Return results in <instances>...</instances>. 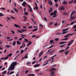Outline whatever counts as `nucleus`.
<instances>
[{
	"label": "nucleus",
	"instance_id": "1",
	"mask_svg": "<svg viewBox=\"0 0 76 76\" xmlns=\"http://www.w3.org/2000/svg\"><path fill=\"white\" fill-rule=\"evenodd\" d=\"M17 64V62L16 61H15V62H13L12 63L11 65V66L8 69V70H10L11 71H12L15 69V66Z\"/></svg>",
	"mask_w": 76,
	"mask_h": 76
},
{
	"label": "nucleus",
	"instance_id": "2",
	"mask_svg": "<svg viewBox=\"0 0 76 76\" xmlns=\"http://www.w3.org/2000/svg\"><path fill=\"white\" fill-rule=\"evenodd\" d=\"M56 13H57V11H55L53 12H52V13L50 14V16H53L52 17V18H55V17H56L57 16V15H56Z\"/></svg>",
	"mask_w": 76,
	"mask_h": 76
},
{
	"label": "nucleus",
	"instance_id": "3",
	"mask_svg": "<svg viewBox=\"0 0 76 76\" xmlns=\"http://www.w3.org/2000/svg\"><path fill=\"white\" fill-rule=\"evenodd\" d=\"M56 70V69L55 68V67H53L50 70V71L52 72L51 74H52V75H53L54 73V71H55Z\"/></svg>",
	"mask_w": 76,
	"mask_h": 76
},
{
	"label": "nucleus",
	"instance_id": "4",
	"mask_svg": "<svg viewBox=\"0 0 76 76\" xmlns=\"http://www.w3.org/2000/svg\"><path fill=\"white\" fill-rule=\"evenodd\" d=\"M48 4H50V6L53 5V2H52L51 0H48Z\"/></svg>",
	"mask_w": 76,
	"mask_h": 76
},
{
	"label": "nucleus",
	"instance_id": "5",
	"mask_svg": "<svg viewBox=\"0 0 76 76\" xmlns=\"http://www.w3.org/2000/svg\"><path fill=\"white\" fill-rule=\"evenodd\" d=\"M74 41V40H73L70 41L68 45V46H70L72 45L73 43V42Z\"/></svg>",
	"mask_w": 76,
	"mask_h": 76
},
{
	"label": "nucleus",
	"instance_id": "6",
	"mask_svg": "<svg viewBox=\"0 0 76 76\" xmlns=\"http://www.w3.org/2000/svg\"><path fill=\"white\" fill-rule=\"evenodd\" d=\"M28 6L30 8V12H32V8H31V6H30L29 5H28Z\"/></svg>",
	"mask_w": 76,
	"mask_h": 76
},
{
	"label": "nucleus",
	"instance_id": "7",
	"mask_svg": "<svg viewBox=\"0 0 76 76\" xmlns=\"http://www.w3.org/2000/svg\"><path fill=\"white\" fill-rule=\"evenodd\" d=\"M70 50H68L67 51H66V52H65V56H66V55H67L69 54V53L70 52Z\"/></svg>",
	"mask_w": 76,
	"mask_h": 76
},
{
	"label": "nucleus",
	"instance_id": "8",
	"mask_svg": "<svg viewBox=\"0 0 76 76\" xmlns=\"http://www.w3.org/2000/svg\"><path fill=\"white\" fill-rule=\"evenodd\" d=\"M26 4V2L25 1L22 4V5H23V7H25Z\"/></svg>",
	"mask_w": 76,
	"mask_h": 76
},
{
	"label": "nucleus",
	"instance_id": "9",
	"mask_svg": "<svg viewBox=\"0 0 76 76\" xmlns=\"http://www.w3.org/2000/svg\"><path fill=\"white\" fill-rule=\"evenodd\" d=\"M75 17H72L71 16L70 17V21H72V20H73V19H75Z\"/></svg>",
	"mask_w": 76,
	"mask_h": 76
},
{
	"label": "nucleus",
	"instance_id": "10",
	"mask_svg": "<svg viewBox=\"0 0 76 76\" xmlns=\"http://www.w3.org/2000/svg\"><path fill=\"white\" fill-rule=\"evenodd\" d=\"M14 26H15V27H16V28H21V27L20 26H19L16 24H15Z\"/></svg>",
	"mask_w": 76,
	"mask_h": 76
},
{
	"label": "nucleus",
	"instance_id": "11",
	"mask_svg": "<svg viewBox=\"0 0 76 76\" xmlns=\"http://www.w3.org/2000/svg\"><path fill=\"white\" fill-rule=\"evenodd\" d=\"M75 34V33L72 34H68V37H69V36H72Z\"/></svg>",
	"mask_w": 76,
	"mask_h": 76
},
{
	"label": "nucleus",
	"instance_id": "12",
	"mask_svg": "<svg viewBox=\"0 0 76 76\" xmlns=\"http://www.w3.org/2000/svg\"><path fill=\"white\" fill-rule=\"evenodd\" d=\"M23 45L24 46H23V45H21V47L20 48V49L22 48V47H25V44H24V43H23Z\"/></svg>",
	"mask_w": 76,
	"mask_h": 76
},
{
	"label": "nucleus",
	"instance_id": "13",
	"mask_svg": "<svg viewBox=\"0 0 76 76\" xmlns=\"http://www.w3.org/2000/svg\"><path fill=\"white\" fill-rule=\"evenodd\" d=\"M40 65V64H39L37 65H35L33 66H34V67H39V66Z\"/></svg>",
	"mask_w": 76,
	"mask_h": 76
},
{
	"label": "nucleus",
	"instance_id": "14",
	"mask_svg": "<svg viewBox=\"0 0 76 76\" xmlns=\"http://www.w3.org/2000/svg\"><path fill=\"white\" fill-rule=\"evenodd\" d=\"M69 28L68 27L67 28L63 29L62 30V31H63V32H64V31H68V30H69Z\"/></svg>",
	"mask_w": 76,
	"mask_h": 76
},
{
	"label": "nucleus",
	"instance_id": "15",
	"mask_svg": "<svg viewBox=\"0 0 76 76\" xmlns=\"http://www.w3.org/2000/svg\"><path fill=\"white\" fill-rule=\"evenodd\" d=\"M37 30H38V27L36 26V28L32 30V31H33V32H34V31H37Z\"/></svg>",
	"mask_w": 76,
	"mask_h": 76
},
{
	"label": "nucleus",
	"instance_id": "16",
	"mask_svg": "<svg viewBox=\"0 0 76 76\" xmlns=\"http://www.w3.org/2000/svg\"><path fill=\"white\" fill-rule=\"evenodd\" d=\"M43 53L44 52L42 51L40 53L39 55V57H41V56L42 55V54H43Z\"/></svg>",
	"mask_w": 76,
	"mask_h": 76
},
{
	"label": "nucleus",
	"instance_id": "17",
	"mask_svg": "<svg viewBox=\"0 0 76 76\" xmlns=\"http://www.w3.org/2000/svg\"><path fill=\"white\" fill-rule=\"evenodd\" d=\"M54 42V40H50V43L51 45Z\"/></svg>",
	"mask_w": 76,
	"mask_h": 76
},
{
	"label": "nucleus",
	"instance_id": "18",
	"mask_svg": "<svg viewBox=\"0 0 76 76\" xmlns=\"http://www.w3.org/2000/svg\"><path fill=\"white\" fill-rule=\"evenodd\" d=\"M52 11H53V8H50V10H49V12L50 13Z\"/></svg>",
	"mask_w": 76,
	"mask_h": 76
},
{
	"label": "nucleus",
	"instance_id": "19",
	"mask_svg": "<svg viewBox=\"0 0 76 76\" xmlns=\"http://www.w3.org/2000/svg\"><path fill=\"white\" fill-rule=\"evenodd\" d=\"M60 10H64V8L63 6H61L60 7Z\"/></svg>",
	"mask_w": 76,
	"mask_h": 76
},
{
	"label": "nucleus",
	"instance_id": "20",
	"mask_svg": "<svg viewBox=\"0 0 76 76\" xmlns=\"http://www.w3.org/2000/svg\"><path fill=\"white\" fill-rule=\"evenodd\" d=\"M57 56V55H55L54 56H53L50 59V60H49L48 61H51V59L52 58H53L54 57H56V56Z\"/></svg>",
	"mask_w": 76,
	"mask_h": 76
},
{
	"label": "nucleus",
	"instance_id": "21",
	"mask_svg": "<svg viewBox=\"0 0 76 76\" xmlns=\"http://www.w3.org/2000/svg\"><path fill=\"white\" fill-rule=\"evenodd\" d=\"M66 42H60L59 43V44H65V43H66Z\"/></svg>",
	"mask_w": 76,
	"mask_h": 76
},
{
	"label": "nucleus",
	"instance_id": "22",
	"mask_svg": "<svg viewBox=\"0 0 76 76\" xmlns=\"http://www.w3.org/2000/svg\"><path fill=\"white\" fill-rule=\"evenodd\" d=\"M63 4H67V2H66V1H64L63 2Z\"/></svg>",
	"mask_w": 76,
	"mask_h": 76
},
{
	"label": "nucleus",
	"instance_id": "23",
	"mask_svg": "<svg viewBox=\"0 0 76 76\" xmlns=\"http://www.w3.org/2000/svg\"><path fill=\"white\" fill-rule=\"evenodd\" d=\"M23 18L24 19V21H26V19H27V18H26V17H25V16H23Z\"/></svg>",
	"mask_w": 76,
	"mask_h": 76
},
{
	"label": "nucleus",
	"instance_id": "24",
	"mask_svg": "<svg viewBox=\"0 0 76 76\" xmlns=\"http://www.w3.org/2000/svg\"><path fill=\"white\" fill-rule=\"evenodd\" d=\"M28 76H35V74H30L28 75Z\"/></svg>",
	"mask_w": 76,
	"mask_h": 76
},
{
	"label": "nucleus",
	"instance_id": "25",
	"mask_svg": "<svg viewBox=\"0 0 76 76\" xmlns=\"http://www.w3.org/2000/svg\"><path fill=\"white\" fill-rule=\"evenodd\" d=\"M17 44H18L19 45H20L21 44V42H19V41H17Z\"/></svg>",
	"mask_w": 76,
	"mask_h": 76
},
{
	"label": "nucleus",
	"instance_id": "26",
	"mask_svg": "<svg viewBox=\"0 0 76 76\" xmlns=\"http://www.w3.org/2000/svg\"><path fill=\"white\" fill-rule=\"evenodd\" d=\"M14 11H15V12H16L17 13H18V12H19V11H18V10L17 9H16V8H15L14 9Z\"/></svg>",
	"mask_w": 76,
	"mask_h": 76
},
{
	"label": "nucleus",
	"instance_id": "27",
	"mask_svg": "<svg viewBox=\"0 0 76 76\" xmlns=\"http://www.w3.org/2000/svg\"><path fill=\"white\" fill-rule=\"evenodd\" d=\"M5 47H7V48H10V46H9V45H6L5 46Z\"/></svg>",
	"mask_w": 76,
	"mask_h": 76
},
{
	"label": "nucleus",
	"instance_id": "28",
	"mask_svg": "<svg viewBox=\"0 0 76 76\" xmlns=\"http://www.w3.org/2000/svg\"><path fill=\"white\" fill-rule=\"evenodd\" d=\"M21 31L22 32H25V31H26V30L25 29H22L21 30Z\"/></svg>",
	"mask_w": 76,
	"mask_h": 76
},
{
	"label": "nucleus",
	"instance_id": "29",
	"mask_svg": "<svg viewBox=\"0 0 76 76\" xmlns=\"http://www.w3.org/2000/svg\"><path fill=\"white\" fill-rule=\"evenodd\" d=\"M68 32V31H63L62 32L63 34H66V33H67Z\"/></svg>",
	"mask_w": 76,
	"mask_h": 76
},
{
	"label": "nucleus",
	"instance_id": "30",
	"mask_svg": "<svg viewBox=\"0 0 76 76\" xmlns=\"http://www.w3.org/2000/svg\"><path fill=\"white\" fill-rule=\"evenodd\" d=\"M27 65H30L31 64V62H28L26 63Z\"/></svg>",
	"mask_w": 76,
	"mask_h": 76
},
{
	"label": "nucleus",
	"instance_id": "31",
	"mask_svg": "<svg viewBox=\"0 0 76 76\" xmlns=\"http://www.w3.org/2000/svg\"><path fill=\"white\" fill-rule=\"evenodd\" d=\"M59 40V39H58V38H56L55 39V40L56 41H58Z\"/></svg>",
	"mask_w": 76,
	"mask_h": 76
},
{
	"label": "nucleus",
	"instance_id": "32",
	"mask_svg": "<svg viewBox=\"0 0 76 76\" xmlns=\"http://www.w3.org/2000/svg\"><path fill=\"white\" fill-rule=\"evenodd\" d=\"M24 15H25V16H27V15H28V12H24Z\"/></svg>",
	"mask_w": 76,
	"mask_h": 76
},
{
	"label": "nucleus",
	"instance_id": "33",
	"mask_svg": "<svg viewBox=\"0 0 76 76\" xmlns=\"http://www.w3.org/2000/svg\"><path fill=\"white\" fill-rule=\"evenodd\" d=\"M67 39H68V38H65V39H62V40L63 41L64 40H65V41H66V40H67Z\"/></svg>",
	"mask_w": 76,
	"mask_h": 76
},
{
	"label": "nucleus",
	"instance_id": "34",
	"mask_svg": "<svg viewBox=\"0 0 76 76\" xmlns=\"http://www.w3.org/2000/svg\"><path fill=\"white\" fill-rule=\"evenodd\" d=\"M13 46H15V45H16V41H15L13 43Z\"/></svg>",
	"mask_w": 76,
	"mask_h": 76
},
{
	"label": "nucleus",
	"instance_id": "35",
	"mask_svg": "<svg viewBox=\"0 0 76 76\" xmlns=\"http://www.w3.org/2000/svg\"><path fill=\"white\" fill-rule=\"evenodd\" d=\"M64 51V49L60 50L59 51V53H62V52H63Z\"/></svg>",
	"mask_w": 76,
	"mask_h": 76
},
{
	"label": "nucleus",
	"instance_id": "36",
	"mask_svg": "<svg viewBox=\"0 0 76 76\" xmlns=\"http://www.w3.org/2000/svg\"><path fill=\"white\" fill-rule=\"evenodd\" d=\"M12 56V54L10 53L7 55V56L8 57H10V56Z\"/></svg>",
	"mask_w": 76,
	"mask_h": 76
},
{
	"label": "nucleus",
	"instance_id": "37",
	"mask_svg": "<svg viewBox=\"0 0 76 76\" xmlns=\"http://www.w3.org/2000/svg\"><path fill=\"white\" fill-rule=\"evenodd\" d=\"M75 23V21H74L73 22H72L70 23V25H73V24H74V23Z\"/></svg>",
	"mask_w": 76,
	"mask_h": 76
},
{
	"label": "nucleus",
	"instance_id": "38",
	"mask_svg": "<svg viewBox=\"0 0 76 76\" xmlns=\"http://www.w3.org/2000/svg\"><path fill=\"white\" fill-rule=\"evenodd\" d=\"M56 35H62V34L61 32L60 33H58L56 34Z\"/></svg>",
	"mask_w": 76,
	"mask_h": 76
},
{
	"label": "nucleus",
	"instance_id": "39",
	"mask_svg": "<svg viewBox=\"0 0 76 76\" xmlns=\"http://www.w3.org/2000/svg\"><path fill=\"white\" fill-rule=\"evenodd\" d=\"M6 73H7V71H4L3 72L2 74H6Z\"/></svg>",
	"mask_w": 76,
	"mask_h": 76
},
{
	"label": "nucleus",
	"instance_id": "40",
	"mask_svg": "<svg viewBox=\"0 0 76 76\" xmlns=\"http://www.w3.org/2000/svg\"><path fill=\"white\" fill-rule=\"evenodd\" d=\"M49 64V63H46L45 64L42 66L43 67V66H45V65H47V64Z\"/></svg>",
	"mask_w": 76,
	"mask_h": 76
},
{
	"label": "nucleus",
	"instance_id": "41",
	"mask_svg": "<svg viewBox=\"0 0 76 76\" xmlns=\"http://www.w3.org/2000/svg\"><path fill=\"white\" fill-rule=\"evenodd\" d=\"M31 44H32V42H31V41H29L28 44L29 45H31Z\"/></svg>",
	"mask_w": 76,
	"mask_h": 76
},
{
	"label": "nucleus",
	"instance_id": "42",
	"mask_svg": "<svg viewBox=\"0 0 76 76\" xmlns=\"http://www.w3.org/2000/svg\"><path fill=\"white\" fill-rule=\"evenodd\" d=\"M24 40L25 41V42H28L29 41H28V39H24Z\"/></svg>",
	"mask_w": 76,
	"mask_h": 76
},
{
	"label": "nucleus",
	"instance_id": "43",
	"mask_svg": "<svg viewBox=\"0 0 76 76\" xmlns=\"http://www.w3.org/2000/svg\"><path fill=\"white\" fill-rule=\"evenodd\" d=\"M70 48V47L69 46H68L65 49V50L66 51V50H67V49H69V48Z\"/></svg>",
	"mask_w": 76,
	"mask_h": 76
},
{
	"label": "nucleus",
	"instance_id": "44",
	"mask_svg": "<svg viewBox=\"0 0 76 76\" xmlns=\"http://www.w3.org/2000/svg\"><path fill=\"white\" fill-rule=\"evenodd\" d=\"M11 32H12V34H15V33L14 31L11 30Z\"/></svg>",
	"mask_w": 76,
	"mask_h": 76
},
{
	"label": "nucleus",
	"instance_id": "45",
	"mask_svg": "<svg viewBox=\"0 0 76 76\" xmlns=\"http://www.w3.org/2000/svg\"><path fill=\"white\" fill-rule=\"evenodd\" d=\"M0 9H2V10H6V9L4 7L1 8H0Z\"/></svg>",
	"mask_w": 76,
	"mask_h": 76
},
{
	"label": "nucleus",
	"instance_id": "46",
	"mask_svg": "<svg viewBox=\"0 0 76 76\" xmlns=\"http://www.w3.org/2000/svg\"><path fill=\"white\" fill-rule=\"evenodd\" d=\"M65 45H66V44H65V45H61V46H60V47L61 48V47H64V46H65Z\"/></svg>",
	"mask_w": 76,
	"mask_h": 76
},
{
	"label": "nucleus",
	"instance_id": "47",
	"mask_svg": "<svg viewBox=\"0 0 76 76\" xmlns=\"http://www.w3.org/2000/svg\"><path fill=\"white\" fill-rule=\"evenodd\" d=\"M54 47L53 45H51L48 48V49H50V48H52V47Z\"/></svg>",
	"mask_w": 76,
	"mask_h": 76
},
{
	"label": "nucleus",
	"instance_id": "48",
	"mask_svg": "<svg viewBox=\"0 0 76 76\" xmlns=\"http://www.w3.org/2000/svg\"><path fill=\"white\" fill-rule=\"evenodd\" d=\"M4 16V15H3V13H0V16Z\"/></svg>",
	"mask_w": 76,
	"mask_h": 76
},
{
	"label": "nucleus",
	"instance_id": "49",
	"mask_svg": "<svg viewBox=\"0 0 76 76\" xmlns=\"http://www.w3.org/2000/svg\"><path fill=\"white\" fill-rule=\"evenodd\" d=\"M54 51H55V50H53V51L50 52L49 53L50 54V53H53L54 52Z\"/></svg>",
	"mask_w": 76,
	"mask_h": 76
},
{
	"label": "nucleus",
	"instance_id": "50",
	"mask_svg": "<svg viewBox=\"0 0 76 76\" xmlns=\"http://www.w3.org/2000/svg\"><path fill=\"white\" fill-rule=\"evenodd\" d=\"M53 22H51L49 23V25H53Z\"/></svg>",
	"mask_w": 76,
	"mask_h": 76
},
{
	"label": "nucleus",
	"instance_id": "51",
	"mask_svg": "<svg viewBox=\"0 0 76 76\" xmlns=\"http://www.w3.org/2000/svg\"><path fill=\"white\" fill-rule=\"evenodd\" d=\"M64 38H67V37H69V36L68 35V34H67V35L64 36Z\"/></svg>",
	"mask_w": 76,
	"mask_h": 76
},
{
	"label": "nucleus",
	"instance_id": "52",
	"mask_svg": "<svg viewBox=\"0 0 76 76\" xmlns=\"http://www.w3.org/2000/svg\"><path fill=\"white\" fill-rule=\"evenodd\" d=\"M55 7H58V4H55Z\"/></svg>",
	"mask_w": 76,
	"mask_h": 76
},
{
	"label": "nucleus",
	"instance_id": "53",
	"mask_svg": "<svg viewBox=\"0 0 76 76\" xmlns=\"http://www.w3.org/2000/svg\"><path fill=\"white\" fill-rule=\"evenodd\" d=\"M8 57L7 56L5 58H4V60H7V59H8Z\"/></svg>",
	"mask_w": 76,
	"mask_h": 76
},
{
	"label": "nucleus",
	"instance_id": "54",
	"mask_svg": "<svg viewBox=\"0 0 76 76\" xmlns=\"http://www.w3.org/2000/svg\"><path fill=\"white\" fill-rule=\"evenodd\" d=\"M39 26H41V27H42V28H44V27H43V26H42V25L41 24H40Z\"/></svg>",
	"mask_w": 76,
	"mask_h": 76
},
{
	"label": "nucleus",
	"instance_id": "55",
	"mask_svg": "<svg viewBox=\"0 0 76 76\" xmlns=\"http://www.w3.org/2000/svg\"><path fill=\"white\" fill-rule=\"evenodd\" d=\"M24 52V50H21V52H20V54H22V53H23Z\"/></svg>",
	"mask_w": 76,
	"mask_h": 76
},
{
	"label": "nucleus",
	"instance_id": "56",
	"mask_svg": "<svg viewBox=\"0 0 76 76\" xmlns=\"http://www.w3.org/2000/svg\"><path fill=\"white\" fill-rule=\"evenodd\" d=\"M13 73H14V71H12L10 73V75H12V74H13Z\"/></svg>",
	"mask_w": 76,
	"mask_h": 76
},
{
	"label": "nucleus",
	"instance_id": "57",
	"mask_svg": "<svg viewBox=\"0 0 76 76\" xmlns=\"http://www.w3.org/2000/svg\"><path fill=\"white\" fill-rule=\"evenodd\" d=\"M17 31L19 32H20V33H23V32L20 30H17Z\"/></svg>",
	"mask_w": 76,
	"mask_h": 76
},
{
	"label": "nucleus",
	"instance_id": "58",
	"mask_svg": "<svg viewBox=\"0 0 76 76\" xmlns=\"http://www.w3.org/2000/svg\"><path fill=\"white\" fill-rule=\"evenodd\" d=\"M44 19L45 20V21H46V22H47V18L45 17L44 18Z\"/></svg>",
	"mask_w": 76,
	"mask_h": 76
},
{
	"label": "nucleus",
	"instance_id": "59",
	"mask_svg": "<svg viewBox=\"0 0 76 76\" xmlns=\"http://www.w3.org/2000/svg\"><path fill=\"white\" fill-rule=\"evenodd\" d=\"M10 16V17H11V18H12V19H15V17H13L11 16Z\"/></svg>",
	"mask_w": 76,
	"mask_h": 76
},
{
	"label": "nucleus",
	"instance_id": "60",
	"mask_svg": "<svg viewBox=\"0 0 76 76\" xmlns=\"http://www.w3.org/2000/svg\"><path fill=\"white\" fill-rule=\"evenodd\" d=\"M73 27L74 28H76V25H74L73 26Z\"/></svg>",
	"mask_w": 76,
	"mask_h": 76
},
{
	"label": "nucleus",
	"instance_id": "61",
	"mask_svg": "<svg viewBox=\"0 0 76 76\" xmlns=\"http://www.w3.org/2000/svg\"><path fill=\"white\" fill-rule=\"evenodd\" d=\"M35 9H36V10H38V8L36 6L35 7Z\"/></svg>",
	"mask_w": 76,
	"mask_h": 76
},
{
	"label": "nucleus",
	"instance_id": "62",
	"mask_svg": "<svg viewBox=\"0 0 76 76\" xmlns=\"http://www.w3.org/2000/svg\"><path fill=\"white\" fill-rule=\"evenodd\" d=\"M11 13H14V12L13 10H11Z\"/></svg>",
	"mask_w": 76,
	"mask_h": 76
},
{
	"label": "nucleus",
	"instance_id": "63",
	"mask_svg": "<svg viewBox=\"0 0 76 76\" xmlns=\"http://www.w3.org/2000/svg\"><path fill=\"white\" fill-rule=\"evenodd\" d=\"M10 73V70H8V72L7 73V75H9Z\"/></svg>",
	"mask_w": 76,
	"mask_h": 76
},
{
	"label": "nucleus",
	"instance_id": "64",
	"mask_svg": "<svg viewBox=\"0 0 76 76\" xmlns=\"http://www.w3.org/2000/svg\"><path fill=\"white\" fill-rule=\"evenodd\" d=\"M36 35H34L32 36V38H34V37H36Z\"/></svg>",
	"mask_w": 76,
	"mask_h": 76
}]
</instances>
